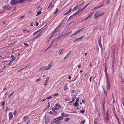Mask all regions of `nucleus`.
<instances>
[{
	"mask_svg": "<svg viewBox=\"0 0 124 124\" xmlns=\"http://www.w3.org/2000/svg\"><path fill=\"white\" fill-rule=\"evenodd\" d=\"M101 11L100 10H99L96 12L95 13L93 18H97V19L98 18V17L101 16Z\"/></svg>",
	"mask_w": 124,
	"mask_h": 124,
	"instance_id": "f257e3e1",
	"label": "nucleus"
},
{
	"mask_svg": "<svg viewBox=\"0 0 124 124\" xmlns=\"http://www.w3.org/2000/svg\"><path fill=\"white\" fill-rule=\"evenodd\" d=\"M18 2V0H12L10 3L11 5H13L17 4Z\"/></svg>",
	"mask_w": 124,
	"mask_h": 124,
	"instance_id": "f03ea898",
	"label": "nucleus"
},
{
	"mask_svg": "<svg viewBox=\"0 0 124 124\" xmlns=\"http://www.w3.org/2000/svg\"><path fill=\"white\" fill-rule=\"evenodd\" d=\"M44 118L45 119V123L47 124L50 121L49 117L47 116H45Z\"/></svg>",
	"mask_w": 124,
	"mask_h": 124,
	"instance_id": "7ed1b4c3",
	"label": "nucleus"
},
{
	"mask_svg": "<svg viewBox=\"0 0 124 124\" xmlns=\"http://www.w3.org/2000/svg\"><path fill=\"white\" fill-rule=\"evenodd\" d=\"M53 64V63L52 62H50L47 65V66L45 67V69L46 70H49L52 67Z\"/></svg>",
	"mask_w": 124,
	"mask_h": 124,
	"instance_id": "20e7f679",
	"label": "nucleus"
},
{
	"mask_svg": "<svg viewBox=\"0 0 124 124\" xmlns=\"http://www.w3.org/2000/svg\"><path fill=\"white\" fill-rule=\"evenodd\" d=\"M54 122L56 124H59L60 123V122L59 121V119L58 117L55 118L54 120Z\"/></svg>",
	"mask_w": 124,
	"mask_h": 124,
	"instance_id": "39448f33",
	"label": "nucleus"
},
{
	"mask_svg": "<svg viewBox=\"0 0 124 124\" xmlns=\"http://www.w3.org/2000/svg\"><path fill=\"white\" fill-rule=\"evenodd\" d=\"M55 108L57 110H59L61 108V106L60 104L57 103L56 105Z\"/></svg>",
	"mask_w": 124,
	"mask_h": 124,
	"instance_id": "423d86ee",
	"label": "nucleus"
},
{
	"mask_svg": "<svg viewBox=\"0 0 124 124\" xmlns=\"http://www.w3.org/2000/svg\"><path fill=\"white\" fill-rule=\"evenodd\" d=\"M109 110H108L107 111V112L106 113V119L107 122L109 120V119L108 118V116H109Z\"/></svg>",
	"mask_w": 124,
	"mask_h": 124,
	"instance_id": "0eeeda50",
	"label": "nucleus"
},
{
	"mask_svg": "<svg viewBox=\"0 0 124 124\" xmlns=\"http://www.w3.org/2000/svg\"><path fill=\"white\" fill-rule=\"evenodd\" d=\"M71 51H70L65 56L64 58V60H65L70 55L71 53Z\"/></svg>",
	"mask_w": 124,
	"mask_h": 124,
	"instance_id": "6e6552de",
	"label": "nucleus"
},
{
	"mask_svg": "<svg viewBox=\"0 0 124 124\" xmlns=\"http://www.w3.org/2000/svg\"><path fill=\"white\" fill-rule=\"evenodd\" d=\"M43 34L42 32H41L36 37H35L34 38H33V39H36L39 37L41 35Z\"/></svg>",
	"mask_w": 124,
	"mask_h": 124,
	"instance_id": "1a4fd4ad",
	"label": "nucleus"
},
{
	"mask_svg": "<svg viewBox=\"0 0 124 124\" xmlns=\"http://www.w3.org/2000/svg\"><path fill=\"white\" fill-rule=\"evenodd\" d=\"M84 37V36H81L79 38H77L74 40V42H75L78 40H80L81 39H83Z\"/></svg>",
	"mask_w": 124,
	"mask_h": 124,
	"instance_id": "9d476101",
	"label": "nucleus"
},
{
	"mask_svg": "<svg viewBox=\"0 0 124 124\" xmlns=\"http://www.w3.org/2000/svg\"><path fill=\"white\" fill-rule=\"evenodd\" d=\"M9 7V5L4 6L3 7V8L4 9H8L10 8Z\"/></svg>",
	"mask_w": 124,
	"mask_h": 124,
	"instance_id": "9b49d317",
	"label": "nucleus"
},
{
	"mask_svg": "<svg viewBox=\"0 0 124 124\" xmlns=\"http://www.w3.org/2000/svg\"><path fill=\"white\" fill-rule=\"evenodd\" d=\"M80 12H81V11H80V9H79L74 14H73L72 15L74 16H75L77 15L78 14L80 13Z\"/></svg>",
	"mask_w": 124,
	"mask_h": 124,
	"instance_id": "f8f14e48",
	"label": "nucleus"
},
{
	"mask_svg": "<svg viewBox=\"0 0 124 124\" xmlns=\"http://www.w3.org/2000/svg\"><path fill=\"white\" fill-rule=\"evenodd\" d=\"M49 79V78L48 77L47 78H46V80L44 84V85L46 86L47 85V83L48 82V80Z\"/></svg>",
	"mask_w": 124,
	"mask_h": 124,
	"instance_id": "ddd939ff",
	"label": "nucleus"
},
{
	"mask_svg": "<svg viewBox=\"0 0 124 124\" xmlns=\"http://www.w3.org/2000/svg\"><path fill=\"white\" fill-rule=\"evenodd\" d=\"M9 119L13 117V113L12 112H11L9 113Z\"/></svg>",
	"mask_w": 124,
	"mask_h": 124,
	"instance_id": "4468645a",
	"label": "nucleus"
},
{
	"mask_svg": "<svg viewBox=\"0 0 124 124\" xmlns=\"http://www.w3.org/2000/svg\"><path fill=\"white\" fill-rule=\"evenodd\" d=\"M115 61H112V70L113 72L114 71V66Z\"/></svg>",
	"mask_w": 124,
	"mask_h": 124,
	"instance_id": "2eb2a0df",
	"label": "nucleus"
},
{
	"mask_svg": "<svg viewBox=\"0 0 124 124\" xmlns=\"http://www.w3.org/2000/svg\"><path fill=\"white\" fill-rule=\"evenodd\" d=\"M89 3H88L87 4L86 6L84 7L83 8H82L81 9H80V11H81V12L84 10L85 8H86L87 6L88 5Z\"/></svg>",
	"mask_w": 124,
	"mask_h": 124,
	"instance_id": "dca6fc26",
	"label": "nucleus"
},
{
	"mask_svg": "<svg viewBox=\"0 0 124 124\" xmlns=\"http://www.w3.org/2000/svg\"><path fill=\"white\" fill-rule=\"evenodd\" d=\"M28 119V116H24L23 117V120L24 121H25L26 120Z\"/></svg>",
	"mask_w": 124,
	"mask_h": 124,
	"instance_id": "f3484780",
	"label": "nucleus"
},
{
	"mask_svg": "<svg viewBox=\"0 0 124 124\" xmlns=\"http://www.w3.org/2000/svg\"><path fill=\"white\" fill-rule=\"evenodd\" d=\"M63 52V50L62 49H60L58 52V54L59 55L61 54Z\"/></svg>",
	"mask_w": 124,
	"mask_h": 124,
	"instance_id": "a211bd4d",
	"label": "nucleus"
},
{
	"mask_svg": "<svg viewBox=\"0 0 124 124\" xmlns=\"http://www.w3.org/2000/svg\"><path fill=\"white\" fill-rule=\"evenodd\" d=\"M84 28H83L78 30L76 32V33L77 34H78V33L84 29Z\"/></svg>",
	"mask_w": 124,
	"mask_h": 124,
	"instance_id": "6ab92c4d",
	"label": "nucleus"
},
{
	"mask_svg": "<svg viewBox=\"0 0 124 124\" xmlns=\"http://www.w3.org/2000/svg\"><path fill=\"white\" fill-rule=\"evenodd\" d=\"M104 5V4H102V5H100L98 7H95V8H94V9H96V8H101V7H102Z\"/></svg>",
	"mask_w": 124,
	"mask_h": 124,
	"instance_id": "aec40b11",
	"label": "nucleus"
},
{
	"mask_svg": "<svg viewBox=\"0 0 124 124\" xmlns=\"http://www.w3.org/2000/svg\"><path fill=\"white\" fill-rule=\"evenodd\" d=\"M115 115V117L118 122L119 123V119H118V117L117 116V115L116 114H114Z\"/></svg>",
	"mask_w": 124,
	"mask_h": 124,
	"instance_id": "412c9836",
	"label": "nucleus"
},
{
	"mask_svg": "<svg viewBox=\"0 0 124 124\" xmlns=\"http://www.w3.org/2000/svg\"><path fill=\"white\" fill-rule=\"evenodd\" d=\"M74 106L77 107L79 106V104L78 102H76L74 104Z\"/></svg>",
	"mask_w": 124,
	"mask_h": 124,
	"instance_id": "4be33fe9",
	"label": "nucleus"
},
{
	"mask_svg": "<svg viewBox=\"0 0 124 124\" xmlns=\"http://www.w3.org/2000/svg\"><path fill=\"white\" fill-rule=\"evenodd\" d=\"M110 84H107V90H109L110 89Z\"/></svg>",
	"mask_w": 124,
	"mask_h": 124,
	"instance_id": "5701e85b",
	"label": "nucleus"
},
{
	"mask_svg": "<svg viewBox=\"0 0 124 124\" xmlns=\"http://www.w3.org/2000/svg\"><path fill=\"white\" fill-rule=\"evenodd\" d=\"M74 21H72L71 22H70V23H69L68 25L67 26H70V24H71L72 23H74Z\"/></svg>",
	"mask_w": 124,
	"mask_h": 124,
	"instance_id": "b1692460",
	"label": "nucleus"
},
{
	"mask_svg": "<svg viewBox=\"0 0 124 124\" xmlns=\"http://www.w3.org/2000/svg\"><path fill=\"white\" fill-rule=\"evenodd\" d=\"M59 119V120H62L63 118V117L62 116H59L58 117Z\"/></svg>",
	"mask_w": 124,
	"mask_h": 124,
	"instance_id": "393cba45",
	"label": "nucleus"
},
{
	"mask_svg": "<svg viewBox=\"0 0 124 124\" xmlns=\"http://www.w3.org/2000/svg\"><path fill=\"white\" fill-rule=\"evenodd\" d=\"M14 91H13V92L8 96V97L9 98H10L14 94Z\"/></svg>",
	"mask_w": 124,
	"mask_h": 124,
	"instance_id": "a878e982",
	"label": "nucleus"
},
{
	"mask_svg": "<svg viewBox=\"0 0 124 124\" xmlns=\"http://www.w3.org/2000/svg\"><path fill=\"white\" fill-rule=\"evenodd\" d=\"M59 10L58 9V8H57L56 9V10L55 11L54 13V14H56L58 11Z\"/></svg>",
	"mask_w": 124,
	"mask_h": 124,
	"instance_id": "bb28decb",
	"label": "nucleus"
},
{
	"mask_svg": "<svg viewBox=\"0 0 124 124\" xmlns=\"http://www.w3.org/2000/svg\"><path fill=\"white\" fill-rule=\"evenodd\" d=\"M104 94L106 95V97H107V92L105 90H104Z\"/></svg>",
	"mask_w": 124,
	"mask_h": 124,
	"instance_id": "cd10ccee",
	"label": "nucleus"
},
{
	"mask_svg": "<svg viewBox=\"0 0 124 124\" xmlns=\"http://www.w3.org/2000/svg\"><path fill=\"white\" fill-rule=\"evenodd\" d=\"M115 54H113V60L112 61H115Z\"/></svg>",
	"mask_w": 124,
	"mask_h": 124,
	"instance_id": "c85d7f7f",
	"label": "nucleus"
},
{
	"mask_svg": "<svg viewBox=\"0 0 124 124\" xmlns=\"http://www.w3.org/2000/svg\"><path fill=\"white\" fill-rule=\"evenodd\" d=\"M5 103V101H4L1 103V105L3 107H4Z\"/></svg>",
	"mask_w": 124,
	"mask_h": 124,
	"instance_id": "c756f323",
	"label": "nucleus"
},
{
	"mask_svg": "<svg viewBox=\"0 0 124 124\" xmlns=\"http://www.w3.org/2000/svg\"><path fill=\"white\" fill-rule=\"evenodd\" d=\"M54 43V41H53V42H52L51 43H50L49 46L48 47V48H49L50 47L52 46L53 45Z\"/></svg>",
	"mask_w": 124,
	"mask_h": 124,
	"instance_id": "7c9ffc66",
	"label": "nucleus"
},
{
	"mask_svg": "<svg viewBox=\"0 0 124 124\" xmlns=\"http://www.w3.org/2000/svg\"><path fill=\"white\" fill-rule=\"evenodd\" d=\"M76 93V94H75V95H74L72 97L75 99L76 98V97H76V96L77 95V93Z\"/></svg>",
	"mask_w": 124,
	"mask_h": 124,
	"instance_id": "2f4dec72",
	"label": "nucleus"
},
{
	"mask_svg": "<svg viewBox=\"0 0 124 124\" xmlns=\"http://www.w3.org/2000/svg\"><path fill=\"white\" fill-rule=\"evenodd\" d=\"M101 36H100L98 38V42H100L101 40Z\"/></svg>",
	"mask_w": 124,
	"mask_h": 124,
	"instance_id": "473e14b6",
	"label": "nucleus"
},
{
	"mask_svg": "<svg viewBox=\"0 0 124 124\" xmlns=\"http://www.w3.org/2000/svg\"><path fill=\"white\" fill-rule=\"evenodd\" d=\"M62 24V23H61L60 24L57 26V27L59 29V28L61 26Z\"/></svg>",
	"mask_w": 124,
	"mask_h": 124,
	"instance_id": "72a5a7b5",
	"label": "nucleus"
},
{
	"mask_svg": "<svg viewBox=\"0 0 124 124\" xmlns=\"http://www.w3.org/2000/svg\"><path fill=\"white\" fill-rule=\"evenodd\" d=\"M98 43L100 47H102L101 41L98 42Z\"/></svg>",
	"mask_w": 124,
	"mask_h": 124,
	"instance_id": "f704fd0d",
	"label": "nucleus"
},
{
	"mask_svg": "<svg viewBox=\"0 0 124 124\" xmlns=\"http://www.w3.org/2000/svg\"><path fill=\"white\" fill-rule=\"evenodd\" d=\"M72 32V31H70V32L67 33L66 34V36H67L68 35H69Z\"/></svg>",
	"mask_w": 124,
	"mask_h": 124,
	"instance_id": "c9c22d12",
	"label": "nucleus"
},
{
	"mask_svg": "<svg viewBox=\"0 0 124 124\" xmlns=\"http://www.w3.org/2000/svg\"><path fill=\"white\" fill-rule=\"evenodd\" d=\"M97 118H95L94 120V123H97Z\"/></svg>",
	"mask_w": 124,
	"mask_h": 124,
	"instance_id": "e433bc0d",
	"label": "nucleus"
},
{
	"mask_svg": "<svg viewBox=\"0 0 124 124\" xmlns=\"http://www.w3.org/2000/svg\"><path fill=\"white\" fill-rule=\"evenodd\" d=\"M121 79V80L122 81L123 83L124 84V77H122Z\"/></svg>",
	"mask_w": 124,
	"mask_h": 124,
	"instance_id": "4c0bfd02",
	"label": "nucleus"
},
{
	"mask_svg": "<svg viewBox=\"0 0 124 124\" xmlns=\"http://www.w3.org/2000/svg\"><path fill=\"white\" fill-rule=\"evenodd\" d=\"M70 119V118H66L65 119L64 121L65 122H67Z\"/></svg>",
	"mask_w": 124,
	"mask_h": 124,
	"instance_id": "58836bf2",
	"label": "nucleus"
},
{
	"mask_svg": "<svg viewBox=\"0 0 124 124\" xmlns=\"http://www.w3.org/2000/svg\"><path fill=\"white\" fill-rule=\"evenodd\" d=\"M16 59V58L14 57L12 58V59H11V61L13 62Z\"/></svg>",
	"mask_w": 124,
	"mask_h": 124,
	"instance_id": "ea45409f",
	"label": "nucleus"
},
{
	"mask_svg": "<svg viewBox=\"0 0 124 124\" xmlns=\"http://www.w3.org/2000/svg\"><path fill=\"white\" fill-rule=\"evenodd\" d=\"M58 95H59V93H57L56 94H53V96L54 97V96Z\"/></svg>",
	"mask_w": 124,
	"mask_h": 124,
	"instance_id": "a19ab883",
	"label": "nucleus"
},
{
	"mask_svg": "<svg viewBox=\"0 0 124 124\" xmlns=\"http://www.w3.org/2000/svg\"><path fill=\"white\" fill-rule=\"evenodd\" d=\"M85 120H83L80 122V124H84L85 123Z\"/></svg>",
	"mask_w": 124,
	"mask_h": 124,
	"instance_id": "79ce46f5",
	"label": "nucleus"
},
{
	"mask_svg": "<svg viewBox=\"0 0 124 124\" xmlns=\"http://www.w3.org/2000/svg\"><path fill=\"white\" fill-rule=\"evenodd\" d=\"M101 49V54H103V49L102 47H100Z\"/></svg>",
	"mask_w": 124,
	"mask_h": 124,
	"instance_id": "37998d69",
	"label": "nucleus"
},
{
	"mask_svg": "<svg viewBox=\"0 0 124 124\" xmlns=\"http://www.w3.org/2000/svg\"><path fill=\"white\" fill-rule=\"evenodd\" d=\"M41 80V79L40 78H39L38 79H36V81L38 82L40 81Z\"/></svg>",
	"mask_w": 124,
	"mask_h": 124,
	"instance_id": "c03bdc74",
	"label": "nucleus"
},
{
	"mask_svg": "<svg viewBox=\"0 0 124 124\" xmlns=\"http://www.w3.org/2000/svg\"><path fill=\"white\" fill-rule=\"evenodd\" d=\"M79 97L78 98H77L76 100V102H78L79 101Z\"/></svg>",
	"mask_w": 124,
	"mask_h": 124,
	"instance_id": "a18cd8bd",
	"label": "nucleus"
},
{
	"mask_svg": "<svg viewBox=\"0 0 124 124\" xmlns=\"http://www.w3.org/2000/svg\"><path fill=\"white\" fill-rule=\"evenodd\" d=\"M52 3H53V2H51L50 4H49V6L48 7V8H49V7H50L52 5Z\"/></svg>",
	"mask_w": 124,
	"mask_h": 124,
	"instance_id": "49530a36",
	"label": "nucleus"
},
{
	"mask_svg": "<svg viewBox=\"0 0 124 124\" xmlns=\"http://www.w3.org/2000/svg\"><path fill=\"white\" fill-rule=\"evenodd\" d=\"M78 6H76L73 8V9L72 10H74V9H77L78 8Z\"/></svg>",
	"mask_w": 124,
	"mask_h": 124,
	"instance_id": "de8ad7c7",
	"label": "nucleus"
},
{
	"mask_svg": "<svg viewBox=\"0 0 124 124\" xmlns=\"http://www.w3.org/2000/svg\"><path fill=\"white\" fill-rule=\"evenodd\" d=\"M113 111L114 114H116L115 111V109L114 107L113 108Z\"/></svg>",
	"mask_w": 124,
	"mask_h": 124,
	"instance_id": "09e8293b",
	"label": "nucleus"
},
{
	"mask_svg": "<svg viewBox=\"0 0 124 124\" xmlns=\"http://www.w3.org/2000/svg\"><path fill=\"white\" fill-rule=\"evenodd\" d=\"M12 62H13L11 61H10L8 63V65H11L12 64Z\"/></svg>",
	"mask_w": 124,
	"mask_h": 124,
	"instance_id": "8fccbe9b",
	"label": "nucleus"
},
{
	"mask_svg": "<svg viewBox=\"0 0 124 124\" xmlns=\"http://www.w3.org/2000/svg\"><path fill=\"white\" fill-rule=\"evenodd\" d=\"M110 0H106V1L107 2V3L108 4H109V2Z\"/></svg>",
	"mask_w": 124,
	"mask_h": 124,
	"instance_id": "3c124183",
	"label": "nucleus"
},
{
	"mask_svg": "<svg viewBox=\"0 0 124 124\" xmlns=\"http://www.w3.org/2000/svg\"><path fill=\"white\" fill-rule=\"evenodd\" d=\"M84 1H82V2H81V4L79 5V6H82V5L84 4Z\"/></svg>",
	"mask_w": 124,
	"mask_h": 124,
	"instance_id": "603ef678",
	"label": "nucleus"
},
{
	"mask_svg": "<svg viewBox=\"0 0 124 124\" xmlns=\"http://www.w3.org/2000/svg\"><path fill=\"white\" fill-rule=\"evenodd\" d=\"M41 11H39V12H37V14L38 15H39L40 14H41Z\"/></svg>",
	"mask_w": 124,
	"mask_h": 124,
	"instance_id": "864d4df0",
	"label": "nucleus"
},
{
	"mask_svg": "<svg viewBox=\"0 0 124 124\" xmlns=\"http://www.w3.org/2000/svg\"><path fill=\"white\" fill-rule=\"evenodd\" d=\"M107 84H110V82L109 79L107 80Z\"/></svg>",
	"mask_w": 124,
	"mask_h": 124,
	"instance_id": "5fc2aeb1",
	"label": "nucleus"
},
{
	"mask_svg": "<svg viewBox=\"0 0 124 124\" xmlns=\"http://www.w3.org/2000/svg\"><path fill=\"white\" fill-rule=\"evenodd\" d=\"M52 97V96H49V97H47L46 98V99L48 100V99H51Z\"/></svg>",
	"mask_w": 124,
	"mask_h": 124,
	"instance_id": "6e6d98bb",
	"label": "nucleus"
},
{
	"mask_svg": "<svg viewBox=\"0 0 124 124\" xmlns=\"http://www.w3.org/2000/svg\"><path fill=\"white\" fill-rule=\"evenodd\" d=\"M69 99H70V98L69 97L68 99H64V100L65 101H69Z\"/></svg>",
	"mask_w": 124,
	"mask_h": 124,
	"instance_id": "4d7b16f0",
	"label": "nucleus"
},
{
	"mask_svg": "<svg viewBox=\"0 0 124 124\" xmlns=\"http://www.w3.org/2000/svg\"><path fill=\"white\" fill-rule=\"evenodd\" d=\"M8 92H7L5 93V94L3 96V97H6V96H5L6 95H8Z\"/></svg>",
	"mask_w": 124,
	"mask_h": 124,
	"instance_id": "13d9d810",
	"label": "nucleus"
},
{
	"mask_svg": "<svg viewBox=\"0 0 124 124\" xmlns=\"http://www.w3.org/2000/svg\"><path fill=\"white\" fill-rule=\"evenodd\" d=\"M49 113L52 115H54V114L53 112L52 111H50L49 112Z\"/></svg>",
	"mask_w": 124,
	"mask_h": 124,
	"instance_id": "bf43d9fd",
	"label": "nucleus"
},
{
	"mask_svg": "<svg viewBox=\"0 0 124 124\" xmlns=\"http://www.w3.org/2000/svg\"><path fill=\"white\" fill-rule=\"evenodd\" d=\"M69 116V115L67 114L65 115H64V116L63 117H66L68 116Z\"/></svg>",
	"mask_w": 124,
	"mask_h": 124,
	"instance_id": "052dcab7",
	"label": "nucleus"
},
{
	"mask_svg": "<svg viewBox=\"0 0 124 124\" xmlns=\"http://www.w3.org/2000/svg\"><path fill=\"white\" fill-rule=\"evenodd\" d=\"M113 103H115V99L114 97H113Z\"/></svg>",
	"mask_w": 124,
	"mask_h": 124,
	"instance_id": "680f3d73",
	"label": "nucleus"
},
{
	"mask_svg": "<svg viewBox=\"0 0 124 124\" xmlns=\"http://www.w3.org/2000/svg\"><path fill=\"white\" fill-rule=\"evenodd\" d=\"M104 13V12H103L101 13V14L100 15H101V16L103 15Z\"/></svg>",
	"mask_w": 124,
	"mask_h": 124,
	"instance_id": "e2e57ef3",
	"label": "nucleus"
},
{
	"mask_svg": "<svg viewBox=\"0 0 124 124\" xmlns=\"http://www.w3.org/2000/svg\"><path fill=\"white\" fill-rule=\"evenodd\" d=\"M42 29V28H41V29H39V30H38V31H36V32L37 33L38 32H39V31H40L41 30V29Z\"/></svg>",
	"mask_w": 124,
	"mask_h": 124,
	"instance_id": "0e129e2a",
	"label": "nucleus"
},
{
	"mask_svg": "<svg viewBox=\"0 0 124 124\" xmlns=\"http://www.w3.org/2000/svg\"><path fill=\"white\" fill-rule=\"evenodd\" d=\"M36 26H37L39 25V23L38 22H37V21H36Z\"/></svg>",
	"mask_w": 124,
	"mask_h": 124,
	"instance_id": "69168bd1",
	"label": "nucleus"
},
{
	"mask_svg": "<svg viewBox=\"0 0 124 124\" xmlns=\"http://www.w3.org/2000/svg\"><path fill=\"white\" fill-rule=\"evenodd\" d=\"M24 45L25 46H27L28 45V44L27 43H24Z\"/></svg>",
	"mask_w": 124,
	"mask_h": 124,
	"instance_id": "338daca9",
	"label": "nucleus"
},
{
	"mask_svg": "<svg viewBox=\"0 0 124 124\" xmlns=\"http://www.w3.org/2000/svg\"><path fill=\"white\" fill-rule=\"evenodd\" d=\"M67 86L66 85H65L64 87V90H66L67 89Z\"/></svg>",
	"mask_w": 124,
	"mask_h": 124,
	"instance_id": "774afa93",
	"label": "nucleus"
}]
</instances>
